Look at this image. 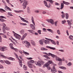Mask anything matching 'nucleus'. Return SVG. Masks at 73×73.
<instances>
[{
    "mask_svg": "<svg viewBox=\"0 0 73 73\" xmlns=\"http://www.w3.org/2000/svg\"><path fill=\"white\" fill-rule=\"evenodd\" d=\"M2 25L3 27H4V28H5V27L6 26V25L4 23H2Z\"/></svg>",
    "mask_w": 73,
    "mask_h": 73,
    "instance_id": "47",
    "label": "nucleus"
},
{
    "mask_svg": "<svg viewBox=\"0 0 73 73\" xmlns=\"http://www.w3.org/2000/svg\"><path fill=\"white\" fill-rule=\"evenodd\" d=\"M62 24H65L66 23V21H62Z\"/></svg>",
    "mask_w": 73,
    "mask_h": 73,
    "instance_id": "59",
    "label": "nucleus"
},
{
    "mask_svg": "<svg viewBox=\"0 0 73 73\" xmlns=\"http://www.w3.org/2000/svg\"><path fill=\"white\" fill-rule=\"evenodd\" d=\"M14 12H16V13H21V12H23L24 11L23 10H20V11H16L14 10Z\"/></svg>",
    "mask_w": 73,
    "mask_h": 73,
    "instance_id": "15",
    "label": "nucleus"
},
{
    "mask_svg": "<svg viewBox=\"0 0 73 73\" xmlns=\"http://www.w3.org/2000/svg\"><path fill=\"white\" fill-rule=\"evenodd\" d=\"M44 4L45 5V6H46L47 7H50V6L48 7V5L47 4V2H46V1H44Z\"/></svg>",
    "mask_w": 73,
    "mask_h": 73,
    "instance_id": "16",
    "label": "nucleus"
},
{
    "mask_svg": "<svg viewBox=\"0 0 73 73\" xmlns=\"http://www.w3.org/2000/svg\"><path fill=\"white\" fill-rule=\"evenodd\" d=\"M14 36L16 38H17L18 40H20L21 38V36L19 35L17 33H15L14 34Z\"/></svg>",
    "mask_w": 73,
    "mask_h": 73,
    "instance_id": "6",
    "label": "nucleus"
},
{
    "mask_svg": "<svg viewBox=\"0 0 73 73\" xmlns=\"http://www.w3.org/2000/svg\"><path fill=\"white\" fill-rule=\"evenodd\" d=\"M43 53L45 54H46V55H48V56H51V55H50V54H52L51 53H48V54L46 52H43Z\"/></svg>",
    "mask_w": 73,
    "mask_h": 73,
    "instance_id": "32",
    "label": "nucleus"
},
{
    "mask_svg": "<svg viewBox=\"0 0 73 73\" xmlns=\"http://www.w3.org/2000/svg\"><path fill=\"white\" fill-rule=\"evenodd\" d=\"M68 66H71L72 65V63L70 62H69L68 64H67Z\"/></svg>",
    "mask_w": 73,
    "mask_h": 73,
    "instance_id": "44",
    "label": "nucleus"
},
{
    "mask_svg": "<svg viewBox=\"0 0 73 73\" xmlns=\"http://www.w3.org/2000/svg\"><path fill=\"white\" fill-rule=\"evenodd\" d=\"M57 21H56L54 22V24L55 26H57Z\"/></svg>",
    "mask_w": 73,
    "mask_h": 73,
    "instance_id": "63",
    "label": "nucleus"
},
{
    "mask_svg": "<svg viewBox=\"0 0 73 73\" xmlns=\"http://www.w3.org/2000/svg\"><path fill=\"white\" fill-rule=\"evenodd\" d=\"M28 32H30V33H33V30H27Z\"/></svg>",
    "mask_w": 73,
    "mask_h": 73,
    "instance_id": "43",
    "label": "nucleus"
},
{
    "mask_svg": "<svg viewBox=\"0 0 73 73\" xmlns=\"http://www.w3.org/2000/svg\"><path fill=\"white\" fill-rule=\"evenodd\" d=\"M0 50L1 51L4 52L5 50H7V47H1L0 46Z\"/></svg>",
    "mask_w": 73,
    "mask_h": 73,
    "instance_id": "8",
    "label": "nucleus"
},
{
    "mask_svg": "<svg viewBox=\"0 0 73 73\" xmlns=\"http://www.w3.org/2000/svg\"><path fill=\"white\" fill-rule=\"evenodd\" d=\"M25 38V37L24 36H23L22 37V38H21V40H24V39Z\"/></svg>",
    "mask_w": 73,
    "mask_h": 73,
    "instance_id": "62",
    "label": "nucleus"
},
{
    "mask_svg": "<svg viewBox=\"0 0 73 73\" xmlns=\"http://www.w3.org/2000/svg\"><path fill=\"white\" fill-rule=\"evenodd\" d=\"M31 44H32L34 46H35V42L33 41V40H31Z\"/></svg>",
    "mask_w": 73,
    "mask_h": 73,
    "instance_id": "20",
    "label": "nucleus"
},
{
    "mask_svg": "<svg viewBox=\"0 0 73 73\" xmlns=\"http://www.w3.org/2000/svg\"><path fill=\"white\" fill-rule=\"evenodd\" d=\"M13 49H14V50H15V52H18V49H17V48H13Z\"/></svg>",
    "mask_w": 73,
    "mask_h": 73,
    "instance_id": "51",
    "label": "nucleus"
},
{
    "mask_svg": "<svg viewBox=\"0 0 73 73\" xmlns=\"http://www.w3.org/2000/svg\"><path fill=\"white\" fill-rule=\"evenodd\" d=\"M61 7L60 9H63V8H64V3H62L61 4Z\"/></svg>",
    "mask_w": 73,
    "mask_h": 73,
    "instance_id": "27",
    "label": "nucleus"
},
{
    "mask_svg": "<svg viewBox=\"0 0 73 73\" xmlns=\"http://www.w3.org/2000/svg\"><path fill=\"white\" fill-rule=\"evenodd\" d=\"M14 54H15V56H16L17 58V57H18V56H17V54H16V53L15 52H14Z\"/></svg>",
    "mask_w": 73,
    "mask_h": 73,
    "instance_id": "61",
    "label": "nucleus"
},
{
    "mask_svg": "<svg viewBox=\"0 0 73 73\" xmlns=\"http://www.w3.org/2000/svg\"><path fill=\"white\" fill-rule=\"evenodd\" d=\"M35 13H39V11H38V10H35Z\"/></svg>",
    "mask_w": 73,
    "mask_h": 73,
    "instance_id": "64",
    "label": "nucleus"
},
{
    "mask_svg": "<svg viewBox=\"0 0 73 73\" xmlns=\"http://www.w3.org/2000/svg\"><path fill=\"white\" fill-rule=\"evenodd\" d=\"M23 68L25 70H27V66H25V65H24Z\"/></svg>",
    "mask_w": 73,
    "mask_h": 73,
    "instance_id": "39",
    "label": "nucleus"
},
{
    "mask_svg": "<svg viewBox=\"0 0 73 73\" xmlns=\"http://www.w3.org/2000/svg\"><path fill=\"white\" fill-rule=\"evenodd\" d=\"M57 33L58 35H61V33H60V30H57Z\"/></svg>",
    "mask_w": 73,
    "mask_h": 73,
    "instance_id": "46",
    "label": "nucleus"
},
{
    "mask_svg": "<svg viewBox=\"0 0 73 73\" xmlns=\"http://www.w3.org/2000/svg\"><path fill=\"white\" fill-rule=\"evenodd\" d=\"M0 56H1V57H2L3 58H7V57L5 56L4 55H3V54H0Z\"/></svg>",
    "mask_w": 73,
    "mask_h": 73,
    "instance_id": "31",
    "label": "nucleus"
},
{
    "mask_svg": "<svg viewBox=\"0 0 73 73\" xmlns=\"http://www.w3.org/2000/svg\"><path fill=\"white\" fill-rule=\"evenodd\" d=\"M65 14L63 13L61 15V17H62V19H63L64 17H65Z\"/></svg>",
    "mask_w": 73,
    "mask_h": 73,
    "instance_id": "45",
    "label": "nucleus"
},
{
    "mask_svg": "<svg viewBox=\"0 0 73 73\" xmlns=\"http://www.w3.org/2000/svg\"><path fill=\"white\" fill-rule=\"evenodd\" d=\"M23 53H24V54H27V55H29V54L28 52H25L23 50Z\"/></svg>",
    "mask_w": 73,
    "mask_h": 73,
    "instance_id": "35",
    "label": "nucleus"
},
{
    "mask_svg": "<svg viewBox=\"0 0 73 73\" xmlns=\"http://www.w3.org/2000/svg\"><path fill=\"white\" fill-rule=\"evenodd\" d=\"M31 20L33 24H34V25H35V21H34V18H33V17H32Z\"/></svg>",
    "mask_w": 73,
    "mask_h": 73,
    "instance_id": "18",
    "label": "nucleus"
},
{
    "mask_svg": "<svg viewBox=\"0 0 73 73\" xmlns=\"http://www.w3.org/2000/svg\"><path fill=\"white\" fill-rule=\"evenodd\" d=\"M52 64V62L50 61H49L47 63H46V64H45L43 66V68H45V66H49V64Z\"/></svg>",
    "mask_w": 73,
    "mask_h": 73,
    "instance_id": "10",
    "label": "nucleus"
},
{
    "mask_svg": "<svg viewBox=\"0 0 73 73\" xmlns=\"http://www.w3.org/2000/svg\"><path fill=\"white\" fill-rule=\"evenodd\" d=\"M28 66L30 68H32L33 66H32V64L31 63L29 62H28Z\"/></svg>",
    "mask_w": 73,
    "mask_h": 73,
    "instance_id": "12",
    "label": "nucleus"
},
{
    "mask_svg": "<svg viewBox=\"0 0 73 73\" xmlns=\"http://www.w3.org/2000/svg\"><path fill=\"white\" fill-rule=\"evenodd\" d=\"M3 68H4L3 66L2 65L0 64V69H3Z\"/></svg>",
    "mask_w": 73,
    "mask_h": 73,
    "instance_id": "54",
    "label": "nucleus"
},
{
    "mask_svg": "<svg viewBox=\"0 0 73 73\" xmlns=\"http://www.w3.org/2000/svg\"><path fill=\"white\" fill-rule=\"evenodd\" d=\"M40 60L41 62L40 61H38V62L36 61L35 62V64L38 66H41V64H44V62H43L42 60L41 59H40Z\"/></svg>",
    "mask_w": 73,
    "mask_h": 73,
    "instance_id": "2",
    "label": "nucleus"
},
{
    "mask_svg": "<svg viewBox=\"0 0 73 73\" xmlns=\"http://www.w3.org/2000/svg\"><path fill=\"white\" fill-rule=\"evenodd\" d=\"M30 27L32 29H33V30H35L36 29V28H35V25H33L32 24H31L30 25Z\"/></svg>",
    "mask_w": 73,
    "mask_h": 73,
    "instance_id": "11",
    "label": "nucleus"
},
{
    "mask_svg": "<svg viewBox=\"0 0 73 73\" xmlns=\"http://www.w3.org/2000/svg\"><path fill=\"white\" fill-rule=\"evenodd\" d=\"M59 65H62V62L61 61H60L59 63Z\"/></svg>",
    "mask_w": 73,
    "mask_h": 73,
    "instance_id": "60",
    "label": "nucleus"
},
{
    "mask_svg": "<svg viewBox=\"0 0 73 73\" xmlns=\"http://www.w3.org/2000/svg\"><path fill=\"white\" fill-rule=\"evenodd\" d=\"M46 47L47 48H49V49H52V50H56V48L54 47L49 46H46Z\"/></svg>",
    "mask_w": 73,
    "mask_h": 73,
    "instance_id": "14",
    "label": "nucleus"
},
{
    "mask_svg": "<svg viewBox=\"0 0 73 73\" xmlns=\"http://www.w3.org/2000/svg\"><path fill=\"white\" fill-rule=\"evenodd\" d=\"M9 45L10 46V48H11L12 49H13L14 48V47H13V44L12 43H10L9 44Z\"/></svg>",
    "mask_w": 73,
    "mask_h": 73,
    "instance_id": "17",
    "label": "nucleus"
},
{
    "mask_svg": "<svg viewBox=\"0 0 73 73\" xmlns=\"http://www.w3.org/2000/svg\"><path fill=\"white\" fill-rule=\"evenodd\" d=\"M60 68V69H66V68L64 66H61V67H59Z\"/></svg>",
    "mask_w": 73,
    "mask_h": 73,
    "instance_id": "37",
    "label": "nucleus"
},
{
    "mask_svg": "<svg viewBox=\"0 0 73 73\" xmlns=\"http://www.w3.org/2000/svg\"><path fill=\"white\" fill-rule=\"evenodd\" d=\"M55 5H56L58 6V5H60V4L56 2L55 3Z\"/></svg>",
    "mask_w": 73,
    "mask_h": 73,
    "instance_id": "56",
    "label": "nucleus"
},
{
    "mask_svg": "<svg viewBox=\"0 0 73 73\" xmlns=\"http://www.w3.org/2000/svg\"><path fill=\"white\" fill-rule=\"evenodd\" d=\"M3 33H7L6 31H5V29H4V27H3Z\"/></svg>",
    "mask_w": 73,
    "mask_h": 73,
    "instance_id": "33",
    "label": "nucleus"
},
{
    "mask_svg": "<svg viewBox=\"0 0 73 73\" xmlns=\"http://www.w3.org/2000/svg\"><path fill=\"white\" fill-rule=\"evenodd\" d=\"M59 51L61 52H64V50H59Z\"/></svg>",
    "mask_w": 73,
    "mask_h": 73,
    "instance_id": "57",
    "label": "nucleus"
},
{
    "mask_svg": "<svg viewBox=\"0 0 73 73\" xmlns=\"http://www.w3.org/2000/svg\"><path fill=\"white\" fill-rule=\"evenodd\" d=\"M4 62L5 63H6V64H8V65L11 64V62H9V61L8 60H4Z\"/></svg>",
    "mask_w": 73,
    "mask_h": 73,
    "instance_id": "23",
    "label": "nucleus"
},
{
    "mask_svg": "<svg viewBox=\"0 0 73 73\" xmlns=\"http://www.w3.org/2000/svg\"><path fill=\"white\" fill-rule=\"evenodd\" d=\"M47 1H48L49 2H50V3L51 4H52L53 3L54 1H53L52 0H46Z\"/></svg>",
    "mask_w": 73,
    "mask_h": 73,
    "instance_id": "29",
    "label": "nucleus"
},
{
    "mask_svg": "<svg viewBox=\"0 0 73 73\" xmlns=\"http://www.w3.org/2000/svg\"><path fill=\"white\" fill-rule=\"evenodd\" d=\"M41 50H48V49L44 47H42L41 48Z\"/></svg>",
    "mask_w": 73,
    "mask_h": 73,
    "instance_id": "24",
    "label": "nucleus"
},
{
    "mask_svg": "<svg viewBox=\"0 0 73 73\" xmlns=\"http://www.w3.org/2000/svg\"><path fill=\"white\" fill-rule=\"evenodd\" d=\"M19 63L20 66L21 67H22V61L20 60V59H19Z\"/></svg>",
    "mask_w": 73,
    "mask_h": 73,
    "instance_id": "19",
    "label": "nucleus"
},
{
    "mask_svg": "<svg viewBox=\"0 0 73 73\" xmlns=\"http://www.w3.org/2000/svg\"><path fill=\"white\" fill-rule=\"evenodd\" d=\"M19 17H20V19L23 21H24V22H25L26 23H28V21L24 19V18L21 17L20 16H19Z\"/></svg>",
    "mask_w": 73,
    "mask_h": 73,
    "instance_id": "13",
    "label": "nucleus"
},
{
    "mask_svg": "<svg viewBox=\"0 0 73 73\" xmlns=\"http://www.w3.org/2000/svg\"><path fill=\"white\" fill-rule=\"evenodd\" d=\"M67 21L68 23V25H70L72 24H71V23H70V21H69L68 20H67Z\"/></svg>",
    "mask_w": 73,
    "mask_h": 73,
    "instance_id": "40",
    "label": "nucleus"
},
{
    "mask_svg": "<svg viewBox=\"0 0 73 73\" xmlns=\"http://www.w3.org/2000/svg\"><path fill=\"white\" fill-rule=\"evenodd\" d=\"M27 35V34L26 33H25L23 35V36H24L25 38V37H26Z\"/></svg>",
    "mask_w": 73,
    "mask_h": 73,
    "instance_id": "55",
    "label": "nucleus"
},
{
    "mask_svg": "<svg viewBox=\"0 0 73 73\" xmlns=\"http://www.w3.org/2000/svg\"><path fill=\"white\" fill-rule=\"evenodd\" d=\"M20 24H21V25H27V24L26 23H20Z\"/></svg>",
    "mask_w": 73,
    "mask_h": 73,
    "instance_id": "50",
    "label": "nucleus"
},
{
    "mask_svg": "<svg viewBox=\"0 0 73 73\" xmlns=\"http://www.w3.org/2000/svg\"><path fill=\"white\" fill-rule=\"evenodd\" d=\"M8 16H13V15H12L11 13H8Z\"/></svg>",
    "mask_w": 73,
    "mask_h": 73,
    "instance_id": "48",
    "label": "nucleus"
},
{
    "mask_svg": "<svg viewBox=\"0 0 73 73\" xmlns=\"http://www.w3.org/2000/svg\"><path fill=\"white\" fill-rule=\"evenodd\" d=\"M0 18H2V19H6L5 17H4L3 16H0Z\"/></svg>",
    "mask_w": 73,
    "mask_h": 73,
    "instance_id": "53",
    "label": "nucleus"
},
{
    "mask_svg": "<svg viewBox=\"0 0 73 73\" xmlns=\"http://www.w3.org/2000/svg\"><path fill=\"white\" fill-rule=\"evenodd\" d=\"M63 3L64 4H66V5H69L70 4L69 2H66L64 1H63Z\"/></svg>",
    "mask_w": 73,
    "mask_h": 73,
    "instance_id": "26",
    "label": "nucleus"
},
{
    "mask_svg": "<svg viewBox=\"0 0 73 73\" xmlns=\"http://www.w3.org/2000/svg\"><path fill=\"white\" fill-rule=\"evenodd\" d=\"M0 21H1V22H4L5 21L3 19H0Z\"/></svg>",
    "mask_w": 73,
    "mask_h": 73,
    "instance_id": "52",
    "label": "nucleus"
},
{
    "mask_svg": "<svg viewBox=\"0 0 73 73\" xmlns=\"http://www.w3.org/2000/svg\"><path fill=\"white\" fill-rule=\"evenodd\" d=\"M5 8H6V9H8L9 11H12V10L9 8V7H7V6H5Z\"/></svg>",
    "mask_w": 73,
    "mask_h": 73,
    "instance_id": "38",
    "label": "nucleus"
},
{
    "mask_svg": "<svg viewBox=\"0 0 73 73\" xmlns=\"http://www.w3.org/2000/svg\"><path fill=\"white\" fill-rule=\"evenodd\" d=\"M51 56L53 57V58H56V59L57 61H62V59L56 56L54 54H50Z\"/></svg>",
    "mask_w": 73,
    "mask_h": 73,
    "instance_id": "3",
    "label": "nucleus"
},
{
    "mask_svg": "<svg viewBox=\"0 0 73 73\" xmlns=\"http://www.w3.org/2000/svg\"><path fill=\"white\" fill-rule=\"evenodd\" d=\"M49 41H51L53 44H54V45H56V43L55 42V41H54L49 39H48V40H44V39H41L39 40V42L40 44L42 45H43V41L44 42V43L46 44H49Z\"/></svg>",
    "mask_w": 73,
    "mask_h": 73,
    "instance_id": "1",
    "label": "nucleus"
},
{
    "mask_svg": "<svg viewBox=\"0 0 73 73\" xmlns=\"http://www.w3.org/2000/svg\"><path fill=\"white\" fill-rule=\"evenodd\" d=\"M69 38L71 40H73V36L72 35H70L69 36Z\"/></svg>",
    "mask_w": 73,
    "mask_h": 73,
    "instance_id": "34",
    "label": "nucleus"
},
{
    "mask_svg": "<svg viewBox=\"0 0 73 73\" xmlns=\"http://www.w3.org/2000/svg\"><path fill=\"white\" fill-rule=\"evenodd\" d=\"M30 63H35V61L33 60H31L30 61Z\"/></svg>",
    "mask_w": 73,
    "mask_h": 73,
    "instance_id": "49",
    "label": "nucleus"
},
{
    "mask_svg": "<svg viewBox=\"0 0 73 73\" xmlns=\"http://www.w3.org/2000/svg\"><path fill=\"white\" fill-rule=\"evenodd\" d=\"M0 11L2 13H3V12H6L5 10L2 9H0Z\"/></svg>",
    "mask_w": 73,
    "mask_h": 73,
    "instance_id": "36",
    "label": "nucleus"
},
{
    "mask_svg": "<svg viewBox=\"0 0 73 73\" xmlns=\"http://www.w3.org/2000/svg\"><path fill=\"white\" fill-rule=\"evenodd\" d=\"M28 4V1H27L25 0H24L23 1V3L22 5V6H23V9H25V8H26L27 5Z\"/></svg>",
    "mask_w": 73,
    "mask_h": 73,
    "instance_id": "4",
    "label": "nucleus"
},
{
    "mask_svg": "<svg viewBox=\"0 0 73 73\" xmlns=\"http://www.w3.org/2000/svg\"><path fill=\"white\" fill-rule=\"evenodd\" d=\"M43 56L44 57H45L46 58H47V59H48L49 60H50V58L49 57V56H46V55H44Z\"/></svg>",
    "mask_w": 73,
    "mask_h": 73,
    "instance_id": "30",
    "label": "nucleus"
},
{
    "mask_svg": "<svg viewBox=\"0 0 73 73\" xmlns=\"http://www.w3.org/2000/svg\"><path fill=\"white\" fill-rule=\"evenodd\" d=\"M45 67H46L48 70H50V66H45L44 68H45Z\"/></svg>",
    "mask_w": 73,
    "mask_h": 73,
    "instance_id": "41",
    "label": "nucleus"
},
{
    "mask_svg": "<svg viewBox=\"0 0 73 73\" xmlns=\"http://www.w3.org/2000/svg\"><path fill=\"white\" fill-rule=\"evenodd\" d=\"M27 12L28 13L30 14L31 13V10H30V9H29V7H27Z\"/></svg>",
    "mask_w": 73,
    "mask_h": 73,
    "instance_id": "21",
    "label": "nucleus"
},
{
    "mask_svg": "<svg viewBox=\"0 0 73 73\" xmlns=\"http://www.w3.org/2000/svg\"><path fill=\"white\" fill-rule=\"evenodd\" d=\"M4 29H5L6 30H7V31H9V28L7 27H4Z\"/></svg>",
    "mask_w": 73,
    "mask_h": 73,
    "instance_id": "42",
    "label": "nucleus"
},
{
    "mask_svg": "<svg viewBox=\"0 0 73 73\" xmlns=\"http://www.w3.org/2000/svg\"><path fill=\"white\" fill-rule=\"evenodd\" d=\"M56 64H54L53 66V68L51 70V72L52 73H57V70H56V69L55 68V67L54 66H56Z\"/></svg>",
    "mask_w": 73,
    "mask_h": 73,
    "instance_id": "5",
    "label": "nucleus"
},
{
    "mask_svg": "<svg viewBox=\"0 0 73 73\" xmlns=\"http://www.w3.org/2000/svg\"><path fill=\"white\" fill-rule=\"evenodd\" d=\"M8 59L10 60H12V61H14L15 60V59L10 57H9L7 58Z\"/></svg>",
    "mask_w": 73,
    "mask_h": 73,
    "instance_id": "25",
    "label": "nucleus"
},
{
    "mask_svg": "<svg viewBox=\"0 0 73 73\" xmlns=\"http://www.w3.org/2000/svg\"><path fill=\"white\" fill-rule=\"evenodd\" d=\"M41 31L40 30H38V33H39V34H41Z\"/></svg>",
    "mask_w": 73,
    "mask_h": 73,
    "instance_id": "58",
    "label": "nucleus"
},
{
    "mask_svg": "<svg viewBox=\"0 0 73 73\" xmlns=\"http://www.w3.org/2000/svg\"><path fill=\"white\" fill-rule=\"evenodd\" d=\"M20 33L21 34V35H24V30H22L20 32Z\"/></svg>",
    "mask_w": 73,
    "mask_h": 73,
    "instance_id": "22",
    "label": "nucleus"
},
{
    "mask_svg": "<svg viewBox=\"0 0 73 73\" xmlns=\"http://www.w3.org/2000/svg\"><path fill=\"white\" fill-rule=\"evenodd\" d=\"M46 21H48V23H50L51 24L53 25L54 23V21L52 19H47L46 20Z\"/></svg>",
    "mask_w": 73,
    "mask_h": 73,
    "instance_id": "9",
    "label": "nucleus"
},
{
    "mask_svg": "<svg viewBox=\"0 0 73 73\" xmlns=\"http://www.w3.org/2000/svg\"><path fill=\"white\" fill-rule=\"evenodd\" d=\"M25 46L27 47V48H29V46H30L31 45V44H30V43H29V42L27 41H25Z\"/></svg>",
    "mask_w": 73,
    "mask_h": 73,
    "instance_id": "7",
    "label": "nucleus"
},
{
    "mask_svg": "<svg viewBox=\"0 0 73 73\" xmlns=\"http://www.w3.org/2000/svg\"><path fill=\"white\" fill-rule=\"evenodd\" d=\"M66 15V19H68L69 18V15L67 13H66L65 14Z\"/></svg>",
    "mask_w": 73,
    "mask_h": 73,
    "instance_id": "28",
    "label": "nucleus"
}]
</instances>
